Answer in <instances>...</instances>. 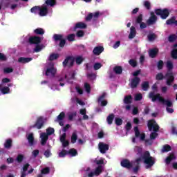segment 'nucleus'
I'll use <instances>...</instances> for the list:
<instances>
[{
	"label": "nucleus",
	"instance_id": "nucleus-1",
	"mask_svg": "<svg viewBox=\"0 0 177 177\" xmlns=\"http://www.w3.org/2000/svg\"><path fill=\"white\" fill-rule=\"evenodd\" d=\"M148 97L149 99H151V102H153V103L158 100L160 103H162V104H165V106H167V107L166 108V110L167 113H169V114H172V113H174V109L169 108L172 107L173 106L172 101L164 99V97L161 96V94L156 93V95H154V92H149Z\"/></svg>",
	"mask_w": 177,
	"mask_h": 177
},
{
	"label": "nucleus",
	"instance_id": "nucleus-2",
	"mask_svg": "<svg viewBox=\"0 0 177 177\" xmlns=\"http://www.w3.org/2000/svg\"><path fill=\"white\" fill-rule=\"evenodd\" d=\"M147 127L149 131L151 132V131H153V132L151 133L150 134V139L151 140H154L158 136V131H160V126L158 124H157V122H156V120L151 119L148 121L147 122Z\"/></svg>",
	"mask_w": 177,
	"mask_h": 177
},
{
	"label": "nucleus",
	"instance_id": "nucleus-3",
	"mask_svg": "<svg viewBox=\"0 0 177 177\" xmlns=\"http://www.w3.org/2000/svg\"><path fill=\"white\" fill-rule=\"evenodd\" d=\"M142 160H144V164H146V169H149L156 164V159L150 156V152L147 151L142 155Z\"/></svg>",
	"mask_w": 177,
	"mask_h": 177
},
{
	"label": "nucleus",
	"instance_id": "nucleus-4",
	"mask_svg": "<svg viewBox=\"0 0 177 177\" xmlns=\"http://www.w3.org/2000/svg\"><path fill=\"white\" fill-rule=\"evenodd\" d=\"M156 16H160L162 20H165L169 16V10L168 8H158L155 10Z\"/></svg>",
	"mask_w": 177,
	"mask_h": 177
},
{
	"label": "nucleus",
	"instance_id": "nucleus-5",
	"mask_svg": "<svg viewBox=\"0 0 177 177\" xmlns=\"http://www.w3.org/2000/svg\"><path fill=\"white\" fill-rule=\"evenodd\" d=\"M63 37V35L60 34H54L53 36V39H54L55 42H59V48H64V45H66V39Z\"/></svg>",
	"mask_w": 177,
	"mask_h": 177
},
{
	"label": "nucleus",
	"instance_id": "nucleus-6",
	"mask_svg": "<svg viewBox=\"0 0 177 177\" xmlns=\"http://www.w3.org/2000/svg\"><path fill=\"white\" fill-rule=\"evenodd\" d=\"M74 62H75V57L73 56H68L62 62L64 67H73L74 66Z\"/></svg>",
	"mask_w": 177,
	"mask_h": 177
},
{
	"label": "nucleus",
	"instance_id": "nucleus-7",
	"mask_svg": "<svg viewBox=\"0 0 177 177\" xmlns=\"http://www.w3.org/2000/svg\"><path fill=\"white\" fill-rule=\"evenodd\" d=\"M45 125V121L44 120V117L40 116L37 118L35 124L32 125L30 128H36V129H41Z\"/></svg>",
	"mask_w": 177,
	"mask_h": 177
},
{
	"label": "nucleus",
	"instance_id": "nucleus-8",
	"mask_svg": "<svg viewBox=\"0 0 177 177\" xmlns=\"http://www.w3.org/2000/svg\"><path fill=\"white\" fill-rule=\"evenodd\" d=\"M165 77L167 78L166 84L168 85V86H171V85H172V82L175 81V76L174 75V73L167 72L165 75Z\"/></svg>",
	"mask_w": 177,
	"mask_h": 177
},
{
	"label": "nucleus",
	"instance_id": "nucleus-9",
	"mask_svg": "<svg viewBox=\"0 0 177 177\" xmlns=\"http://www.w3.org/2000/svg\"><path fill=\"white\" fill-rule=\"evenodd\" d=\"M56 75V68H55V64L53 62L49 64V67L47 68L46 71V75L48 77L49 75L55 76Z\"/></svg>",
	"mask_w": 177,
	"mask_h": 177
},
{
	"label": "nucleus",
	"instance_id": "nucleus-10",
	"mask_svg": "<svg viewBox=\"0 0 177 177\" xmlns=\"http://www.w3.org/2000/svg\"><path fill=\"white\" fill-rule=\"evenodd\" d=\"M139 84H140V77H134L131 80L129 85L131 89H136V88H138Z\"/></svg>",
	"mask_w": 177,
	"mask_h": 177
},
{
	"label": "nucleus",
	"instance_id": "nucleus-11",
	"mask_svg": "<svg viewBox=\"0 0 177 177\" xmlns=\"http://www.w3.org/2000/svg\"><path fill=\"white\" fill-rule=\"evenodd\" d=\"M41 41L42 37L38 36H32L28 39V42L30 45H38Z\"/></svg>",
	"mask_w": 177,
	"mask_h": 177
},
{
	"label": "nucleus",
	"instance_id": "nucleus-12",
	"mask_svg": "<svg viewBox=\"0 0 177 177\" xmlns=\"http://www.w3.org/2000/svg\"><path fill=\"white\" fill-rule=\"evenodd\" d=\"M98 149L100 153H101L102 154H106V151L109 150V146L108 144H106L103 142H100L98 144Z\"/></svg>",
	"mask_w": 177,
	"mask_h": 177
},
{
	"label": "nucleus",
	"instance_id": "nucleus-13",
	"mask_svg": "<svg viewBox=\"0 0 177 177\" xmlns=\"http://www.w3.org/2000/svg\"><path fill=\"white\" fill-rule=\"evenodd\" d=\"M150 15H151V16L147 21V24L148 26H153L155 23H157L158 18H157V16L156 15V14H154V12H151L150 13Z\"/></svg>",
	"mask_w": 177,
	"mask_h": 177
},
{
	"label": "nucleus",
	"instance_id": "nucleus-14",
	"mask_svg": "<svg viewBox=\"0 0 177 177\" xmlns=\"http://www.w3.org/2000/svg\"><path fill=\"white\" fill-rule=\"evenodd\" d=\"M120 165L123 168H127V169H131V168L133 167V165H132V163L128 159H123L120 162Z\"/></svg>",
	"mask_w": 177,
	"mask_h": 177
},
{
	"label": "nucleus",
	"instance_id": "nucleus-15",
	"mask_svg": "<svg viewBox=\"0 0 177 177\" xmlns=\"http://www.w3.org/2000/svg\"><path fill=\"white\" fill-rule=\"evenodd\" d=\"M40 138L41 146H45L46 142H48V139H49V136L46 133H41Z\"/></svg>",
	"mask_w": 177,
	"mask_h": 177
},
{
	"label": "nucleus",
	"instance_id": "nucleus-16",
	"mask_svg": "<svg viewBox=\"0 0 177 177\" xmlns=\"http://www.w3.org/2000/svg\"><path fill=\"white\" fill-rule=\"evenodd\" d=\"M104 50V48L102 46H96L93 50V55H95V56H99L100 53H102Z\"/></svg>",
	"mask_w": 177,
	"mask_h": 177
},
{
	"label": "nucleus",
	"instance_id": "nucleus-17",
	"mask_svg": "<svg viewBox=\"0 0 177 177\" xmlns=\"http://www.w3.org/2000/svg\"><path fill=\"white\" fill-rule=\"evenodd\" d=\"M30 167L29 163H26L24 165L23 169L21 171V177H26L28 174H27V171H28V168Z\"/></svg>",
	"mask_w": 177,
	"mask_h": 177
},
{
	"label": "nucleus",
	"instance_id": "nucleus-18",
	"mask_svg": "<svg viewBox=\"0 0 177 177\" xmlns=\"http://www.w3.org/2000/svg\"><path fill=\"white\" fill-rule=\"evenodd\" d=\"M106 97V93H103L102 95H100L98 99H97V102L100 103L101 102V106H107V101L106 100H103Z\"/></svg>",
	"mask_w": 177,
	"mask_h": 177
},
{
	"label": "nucleus",
	"instance_id": "nucleus-19",
	"mask_svg": "<svg viewBox=\"0 0 177 177\" xmlns=\"http://www.w3.org/2000/svg\"><path fill=\"white\" fill-rule=\"evenodd\" d=\"M158 55V48H152L149 51V56L151 59H154Z\"/></svg>",
	"mask_w": 177,
	"mask_h": 177
},
{
	"label": "nucleus",
	"instance_id": "nucleus-20",
	"mask_svg": "<svg viewBox=\"0 0 177 177\" xmlns=\"http://www.w3.org/2000/svg\"><path fill=\"white\" fill-rule=\"evenodd\" d=\"M136 37V28L131 26L130 28V33L129 35V39H133Z\"/></svg>",
	"mask_w": 177,
	"mask_h": 177
},
{
	"label": "nucleus",
	"instance_id": "nucleus-21",
	"mask_svg": "<svg viewBox=\"0 0 177 177\" xmlns=\"http://www.w3.org/2000/svg\"><path fill=\"white\" fill-rule=\"evenodd\" d=\"M176 159V156H175V153H171L166 158L165 162L167 165H169V164H171V161Z\"/></svg>",
	"mask_w": 177,
	"mask_h": 177
},
{
	"label": "nucleus",
	"instance_id": "nucleus-22",
	"mask_svg": "<svg viewBox=\"0 0 177 177\" xmlns=\"http://www.w3.org/2000/svg\"><path fill=\"white\" fill-rule=\"evenodd\" d=\"M32 60L31 57H21L18 59V63H21L22 64H26V63H30Z\"/></svg>",
	"mask_w": 177,
	"mask_h": 177
},
{
	"label": "nucleus",
	"instance_id": "nucleus-23",
	"mask_svg": "<svg viewBox=\"0 0 177 177\" xmlns=\"http://www.w3.org/2000/svg\"><path fill=\"white\" fill-rule=\"evenodd\" d=\"M142 161V158H138L136 160V166L133 169L134 174H138L139 171V168H140V162Z\"/></svg>",
	"mask_w": 177,
	"mask_h": 177
},
{
	"label": "nucleus",
	"instance_id": "nucleus-24",
	"mask_svg": "<svg viewBox=\"0 0 177 177\" xmlns=\"http://www.w3.org/2000/svg\"><path fill=\"white\" fill-rule=\"evenodd\" d=\"M166 67L167 73H172V70H174V63H172V61L168 60L166 63Z\"/></svg>",
	"mask_w": 177,
	"mask_h": 177
},
{
	"label": "nucleus",
	"instance_id": "nucleus-25",
	"mask_svg": "<svg viewBox=\"0 0 177 177\" xmlns=\"http://www.w3.org/2000/svg\"><path fill=\"white\" fill-rule=\"evenodd\" d=\"M39 16H46L48 13V8L46 6H44L42 8L39 7Z\"/></svg>",
	"mask_w": 177,
	"mask_h": 177
},
{
	"label": "nucleus",
	"instance_id": "nucleus-26",
	"mask_svg": "<svg viewBox=\"0 0 177 177\" xmlns=\"http://www.w3.org/2000/svg\"><path fill=\"white\" fill-rule=\"evenodd\" d=\"M141 88L142 91L147 92V91H149V88H150V83L147 81L143 82L141 84Z\"/></svg>",
	"mask_w": 177,
	"mask_h": 177
},
{
	"label": "nucleus",
	"instance_id": "nucleus-27",
	"mask_svg": "<svg viewBox=\"0 0 177 177\" xmlns=\"http://www.w3.org/2000/svg\"><path fill=\"white\" fill-rule=\"evenodd\" d=\"M113 72L117 75H120L122 74V66H114Z\"/></svg>",
	"mask_w": 177,
	"mask_h": 177
},
{
	"label": "nucleus",
	"instance_id": "nucleus-28",
	"mask_svg": "<svg viewBox=\"0 0 177 177\" xmlns=\"http://www.w3.org/2000/svg\"><path fill=\"white\" fill-rule=\"evenodd\" d=\"M27 140L30 146H33L34 145V134L30 133L27 136Z\"/></svg>",
	"mask_w": 177,
	"mask_h": 177
},
{
	"label": "nucleus",
	"instance_id": "nucleus-29",
	"mask_svg": "<svg viewBox=\"0 0 177 177\" xmlns=\"http://www.w3.org/2000/svg\"><path fill=\"white\" fill-rule=\"evenodd\" d=\"M115 117V115H114V113H111L107 116L106 122H107V124H109V125H111V124H113V121H114Z\"/></svg>",
	"mask_w": 177,
	"mask_h": 177
},
{
	"label": "nucleus",
	"instance_id": "nucleus-30",
	"mask_svg": "<svg viewBox=\"0 0 177 177\" xmlns=\"http://www.w3.org/2000/svg\"><path fill=\"white\" fill-rule=\"evenodd\" d=\"M77 28L85 29L86 28V24H85L84 22L77 23L74 27L75 31L77 30Z\"/></svg>",
	"mask_w": 177,
	"mask_h": 177
},
{
	"label": "nucleus",
	"instance_id": "nucleus-31",
	"mask_svg": "<svg viewBox=\"0 0 177 177\" xmlns=\"http://www.w3.org/2000/svg\"><path fill=\"white\" fill-rule=\"evenodd\" d=\"M103 172V166L98 165L97 168H95V170L94 171L95 176H99Z\"/></svg>",
	"mask_w": 177,
	"mask_h": 177
},
{
	"label": "nucleus",
	"instance_id": "nucleus-32",
	"mask_svg": "<svg viewBox=\"0 0 177 177\" xmlns=\"http://www.w3.org/2000/svg\"><path fill=\"white\" fill-rule=\"evenodd\" d=\"M12 146V139L9 138L6 140V142L4 143V147L5 149H11Z\"/></svg>",
	"mask_w": 177,
	"mask_h": 177
},
{
	"label": "nucleus",
	"instance_id": "nucleus-33",
	"mask_svg": "<svg viewBox=\"0 0 177 177\" xmlns=\"http://www.w3.org/2000/svg\"><path fill=\"white\" fill-rule=\"evenodd\" d=\"M124 103L125 104H131L132 103V95H126L124 99Z\"/></svg>",
	"mask_w": 177,
	"mask_h": 177
},
{
	"label": "nucleus",
	"instance_id": "nucleus-34",
	"mask_svg": "<svg viewBox=\"0 0 177 177\" xmlns=\"http://www.w3.org/2000/svg\"><path fill=\"white\" fill-rule=\"evenodd\" d=\"M175 20H176V17L173 16L171 19H169L166 21V24L167 26H171L172 24H175Z\"/></svg>",
	"mask_w": 177,
	"mask_h": 177
},
{
	"label": "nucleus",
	"instance_id": "nucleus-35",
	"mask_svg": "<svg viewBox=\"0 0 177 177\" xmlns=\"http://www.w3.org/2000/svg\"><path fill=\"white\" fill-rule=\"evenodd\" d=\"M171 150H172V148L171 147L170 145H165L162 147V153H168V151H171Z\"/></svg>",
	"mask_w": 177,
	"mask_h": 177
},
{
	"label": "nucleus",
	"instance_id": "nucleus-36",
	"mask_svg": "<svg viewBox=\"0 0 177 177\" xmlns=\"http://www.w3.org/2000/svg\"><path fill=\"white\" fill-rule=\"evenodd\" d=\"M68 154H70L72 157H75L78 154V151H77V149L72 148L68 151Z\"/></svg>",
	"mask_w": 177,
	"mask_h": 177
},
{
	"label": "nucleus",
	"instance_id": "nucleus-37",
	"mask_svg": "<svg viewBox=\"0 0 177 177\" xmlns=\"http://www.w3.org/2000/svg\"><path fill=\"white\" fill-rule=\"evenodd\" d=\"M34 32L36 34V35H44V34H45V30H44V29L41 28H36L34 30Z\"/></svg>",
	"mask_w": 177,
	"mask_h": 177
},
{
	"label": "nucleus",
	"instance_id": "nucleus-38",
	"mask_svg": "<svg viewBox=\"0 0 177 177\" xmlns=\"http://www.w3.org/2000/svg\"><path fill=\"white\" fill-rule=\"evenodd\" d=\"M59 54H56V53H53L50 54L48 58V60L50 62H53V60H56L57 59H59Z\"/></svg>",
	"mask_w": 177,
	"mask_h": 177
},
{
	"label": "nucleus",
	"instance_id": "nucleus-39",
	"mask_svg": "<svg viewBox=\"0 0 177 177\" xmlns=\"http://www.w3.org/2000/svg\"><path fill=\"white\" fill-rule=\"evenodd\" d=\"M78 139V136L77 135L76 133H73L71 137V142L73 145H74V143H76L77 140Z\"/></svg>",
	"mask_w": 177,
	"mask_h": 177
},
{
	"label": "nucleus",
	"instance_id": "nucleus-40",
	"mask_svg": "<svg viewBox=\"0 0 177 177\" xmlns=\"http://www.w3.org/2000/svg\"><path fill=\"white\" fill-rule=\"evenodd\" d=\"M0 91H1V93H3V95H6L9 93V92H10V88H9V87L8 86H4L2 88H0Z\"/></svg>",
	"mask_w": 177,
	"mask_h": 177
},
{
	"label": "nucleus",
	"instance_id": "nucleus-41",
	"mask_svg": "<svg viewBox=\"0 0 177 177\" xmlns=\"http://www.w3.org/2000/svg\"><path fill=\"white\" fill-rule=\"evenodd\" d=\"M39 6H35L30 9L31 13H35V15H37V13H39Z\"/></svg>",
	"mask_w": 177,
	"mask_h": 177
},
{
	"label": "nucleus",
	"instance_id": "nucleus-42",
	"mask_svg": "<svg viewBox=\"0 0 177 177\" xmlns=\"http://www.w3.org/2000/svg\"><path fill=\"white\" fill-rule=\"evenodd\" d=\"M46 5L48 6H55L56 5V0H46Z\"/></svg>",
	"mask_w": 177,
	"mask_h": 177
},
{
	"label": "nucleus",
	"instance_id": "nucleus-43",
	"mask_svg": "<svg viewBox=\"0 0 177 177\" xmlns=\"http://www.w3.org/2000/svg\"><path fill=\"white\" fill-rule=\"evenodd\" d=\"M66 117V113L64 112H61L57 118V121H63Z\"/></svg>",
	"mask_w": 177,
	"mask_h": 177
},
{
	"label": "nucleus",
	"instance_id": "nucleus-44",
	"mask_svg": "<svg viewBox=\"0 0 177 177\" xmlns=\"http://www.w3.org/2000/svg\"><path fill=\"white\" fill-rule=\"evenodd\" d=\"M143 5L147 10H150V9H151V3H150V1H144Z\"/></svg>",
	"mask_w": 177,
	"mask_h": 177
},
{
	"label": "nucleus",
	"instance_id": "nucleus-45",
	"mask_svg": "<svg viewBox=\"0 0 177 177\" xmlns=\"http://www.w3.org/2000/svg\"><path fill=\"white\" fill-rule=\"evenodd\" d=\"M3 74H10V73H13V68L10 67H6L3 69Z\"/></svg>",
	"mask_w": 177,
	"mask_h": 177
},
{
	"label": "nucleus",
	"instance_id": "nucleus-46",
	"mask_svg": "<svg viewBox=\"0 0 177 177\" xmlns=\"http://www.w3.org/2000/svg\"><path fill=\"white\" fill-rule=\"evenodd\" d=\"M68 154V151H66V149H63L61 152L59 153V157L61 158H63L66 157Z\"/></svg>",
	"mask_w": 177,
	"mask_h": 177
},
{
	"label": "nucleus",
	"instance_id": "nucleus-47",
	"mask_svg": "<svg viewBox=\"0 0 177 177\" xmlns=\"http://www.w3.org/2000/svg\"><path fill=\"white\" fill-rule=\"evenodd\" d=\"M171 56L174 60H177V48H174L171 50Z\"/></svg>",
	"mask_w": 177,
	"mask_h": 177
},
{
	"label": "nucleus",
	"instance_id": "nucleus-48",
	"mask_svg": "<svg viewBox=\"0 0 177 177\" xmlns=\"http://www.w3.org/2000/svg\"><path fill=\"white\" fill-rule=\"evenodd\" d=\"M75 62L76 64L80 65L82 63V62H84V58H82L81 56H77L76 58H75Z\"/></svg>",
	"mask_w": 177,
	"mask_h": 177
},
{
	"label": "nucleus",
	"instance_id": "nucleus-49",
	"mask_svg": "<svg viewBox=\"0 0 177 177\" xmlns=\"http://www.w3.org/2000/svg\"><path fill=\"white\" fill-rule=\"evenodd\" d=\"M43 48H44V45L43 44H41V45L36 44L35 48L34 49V51L37 52V53L41 52V50H42Z\"/></svg>",
	"mask_w": 177,
	"mask_h": 177
},
{
	"label": "nucleus",
	"instance_id": "nucleus-50",
	"mask_svg": "<svg viewBox=\"0 0 177 177\" xmlns=\"http://www.w3.org/2000/svg\"><path fill=\"white\" fill-rule=\"evenodd\" d=\"M129 64H130V66H131V67L135 68V67H136V66H138V62H136V60L131 59L129 61Z\"/></svg>",
	"mask_w": 177,
	"mask_h": 177
},
{
	"label": "nucleus",
	"instance_id": "nucleus-51",
	"mask_svg": "<svg viewBox=\"0 0 177 177\" xmlns=\"http://www.w3.org/2000/svg\"><path fill=\"white\" fill-rule=\"evenodd\" d=\"M142 21H143V15L142 14H140L136 19V22L138 24H140V23H142Z\"/></svg>",
	"mask_w": 177,
	"mask_h": 177
},
{
	"label": "nucleus",
	"instance_id": "nucleus-52",
	"mask_svg": "<svg viewBox=\"0 0 177 177\" xmlns=\"http://www.w3.org/2000/svg\"><path fill=\"white\" fill-rule=\"evenodd\" d=\"M17 162H19V164L23 162V160H24V155L23 154H19L17 156V158H16Z\"/></svg>",
	"mask_w": 177,
	"mask_h": 177
},
{
	"label": "nucleus",
	"instance_id": "nucleus-53",
	"mask_svg": "<svg viewBox=\"0 0 177 177\" xmlns=\"http://www.w3.org/2000/svg\"><path fill=\"white\" fill-rule=\"evenodd\" d=\"M158 70H162L164 68V61L159 60L157 64Z\"/></svg>",
	"mask_w": 177,
	"mask_h": 177
},
{
	"label": "nucleus",
	"instance_id": "nucleus-54",
	"mask_svg": "<svg viewBox=\"0 0 177 177\" xmlns=\"http://www.w3.org/2000/svg\"><path fill=\"white\" fill-rule=\"evenodd\" d=\"M67 39L69 42H73L75 40V34H70L67 36Z\"/></svg>",
	"mask_w": 177,
	"mask_h": 177
},
{
	"label": "nucleus",
	"instance_id": "nucleus-55",
	"mask_svg": "<svg viewBox=\"0 0 177 177\" xmlns=\"http://www.w3.org/2000/svg\"><path fill=\"white\" fill-rule=\"evenodd\" d=\"M115 124L118 127H120V126L122 125V119H121L120 118H115Z\"/></svg>",
	"mask_w": 177,
	"mask_h": 177
},
{
	"label": "nucleus",
	"instance_id": "nucleus-56",
	"mask_svg": "<svg viewBox=\"0 0 177 177\" xmlns=\"http://www.w3.org/2000/svg\"><path fill=\"white\" fill-rule=\"evenodd\" d=\"M55 133V129L49 127L46 129V135L48 136Z\"/></svg>",
	"mask_w": 177,
	"mask_h": 177
},
{
	"label": "nucleus",
	"instance_id": "nucleus-57",
	"mask_svg": "<svg viewBox=\"0 0 177 177\" xmlns=\"http://www.w3.org/2000/svg\"><path fill=\"white\" fill-rule=\"evenodd\" d=\"M84 89L87 93H91V84L88 83H84Z\"/></svg>",
	"mask_w": 177,
	"mask_h": 177
},
{
	"label": "nucleus",
	"instance_id": "nucleus-58",
	"mask_svg": "<svg viewBox=\"0 0 177 177\" xmlns=\"http://www.w3.org/2000/svg\"><path fill=\"white\" fill-rule=\"evenodd\" d=\"M163 78H165V77L164 74H162V73H158L156 76V80H157V81H162Z\"/></svg>",
	"mask_w": 177,
	"mask_h": 177
},
{
	"label": "nucleus",
	"instance_id": "nucleus-59",
	"mask_svg": "<svg viewBox=\"0 0 177 177\" xmlns=\"http://www.w3.org/2000/svg\"><path fill=\"white\" fill-rule=\"evenodd\" d=\"M134 132H135V136L136 138H139L140 136V131H139V127H134Z\"/></svg>",
	"mask_w": 177,
	"mask_h": 177
},
{
	"label": "nucleus",
	"instance_id": "nucleus-60",
	"mask_svg": "<svg viewBox=\"0 0 177 177\" xmlns=\"http://www.w3.org/2000/svg\"><path fill=\"white\" fill-rule=\"evenodd\" d=\"M169 42H174V41H176V35H171L168 37Z\"/></svg>",
	"mask_w": 177,
	"mask_h": 177
},
{
	"label": "nucleus",
	"instance_id": "nucleus-61",
	"mask_svg": "<svg viewBox=\"0 0 177 177\" xmlns=\"http://www.w3.org/2000/svg\"><path fill=\"white\" fill-rule=\"evenodd\" d=\"M50 172V169L49 167H45L41 169V174L43 175H46Z\"/></svg>",
	"mask_w": 177,
	"mask_h": 177
},
{
	"label": "nucleus",
	"instance_id": "nucleus-62",
	"mask_svg": "<svg viewBox=\"0 0 177 177\" xmlns=\"http://www.w3.org/2000/svg\"><path fill=\"white\" fill-rule=\"evenodd\" d=\"M142 99H143V95H142L141 93H138V94H136V96H135V100L136 102H140V100H142Z\"/></svg>",
	"mask_w": 177,
	"mask_h": 177
},
{
	"label": "nucleus",
	"instance_id": "nucleus-63",
	"mask_svg": "<svg viewBox=\"0 0 177 177\" xmlns=\"http://www.w3.org/2000/svg\"><path fill=\"white\" fill-rule=\"evenodd\" d=\"M148 40L150 41H154V39H156V34L152 33V34H149L147 36Z\"/></svg>",
	"mask_w": 177,
	"mask_h": 177
},
{
	"label": "nucleus",
	"instance_id": "nucleus-64",
	"mask_svg": "<svg viewBox=\"0 0 177 177\" xmlns=\"http://www.w3.org/2000/svg\"><path fill=\"white\" fill-rule=\"evenodd\" d=\"M84 35H85V32H84L83 30H79L76 33V37H77L78 38H81L84 37Z\"/></svg>",
	"mask_w": 177,
	"mask_h": 177
}]
</instances>
